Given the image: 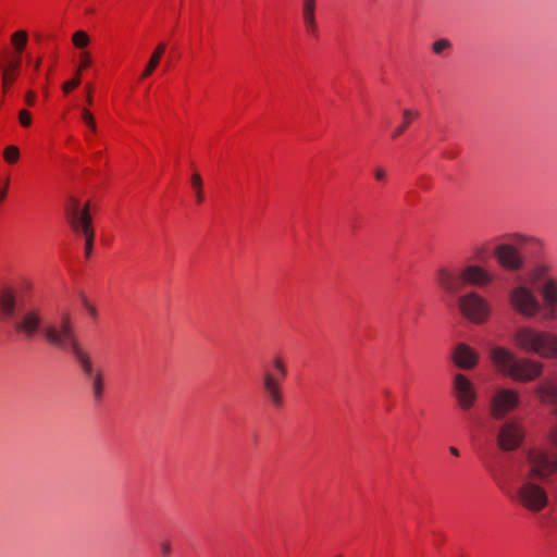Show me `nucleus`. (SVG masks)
Returning a JSON list of instances; mask_svg holds the SVG:
<instances>
[{
    "mask_svg": "<svg viewBox=\"0 0 557 557\" xmlns=\"http://www.w3.org/2000/svg\"><path fill=\"white\" fill-rule=\"evenodd\" d=\"M14 330L28 339H33L40 334L50 346L72 352L85 374H92L90 357L79 344L72 314L69 310L60 311L54 321L44 324V317L39 309H27L16 318Z\"/></svg>",
    "mask_w": 557,
    "mask_h": 557,
    "instance_id": "f257e3e1",
    "label": "nucleus"
},
{
    "mask_svg": "<svg viewBox=\"0 0 557 557\" xmlns=\"http://www.w3.org/2000/svg\"><path fill=\"white\" fill-rule=\"evenodd\" d=\"M490 357L496 369L518 382H531L540 377L544 363L532 358H518L504 347L491 349Z\"/></svg>",
    "mask_w": 557,
    "mask_h": 557,
    "instance_id": "f03ea898",
    "label": "nucleus"
},
{
    "mask_svg": "<svg viewBox=\"0 0 557 557\" xmlns=\"http://www.w3.org/2000/svg\"><path fill=\"white\" fill-rule=\"evenodd\" d=\"M513 343L525 352L537 355L543 359H557V334L553 332L522 326L515 332Z\"/></svg>",
    "mask_w": 557,
    "mask_h": 557,
    "instance_id": "7ed1b4c3",
    "label": "nucleus"
},
{
    "mask_svg": "<svg viewBox=\"0 0 557 557\" xmlns=\"http://www.w3.org/2000/svg\"><path fill=\"white\" fill-rule=\"evenodd\" d=\"M528 281L541 297L543 318L557 320V278L545 264H537L528 273Z\"/></svg>",
    "mask_w": 557,
    "mask_h": 557,
    "instance_id": "20e7f679",
    "label": "nucleus"
},
{
    "mask_svg": "<svg viewBox=\"0 0 557 557\" xmlns=\"http://www.w3.org/2000/svg\"><path fill=\"white\" fill-rule=\"evenodd\" d=\"M65 214L72 231L77 235L84 236L85 256L89 258L92 251L95 239L92 218L89 213V202H87L82 208L79 201L72 197L69 199L65 206Z\"/></svg>",
    "mask_w": 557,
    "mask_h": 557,
    "instance_id": "39448f33",
    "label": "nucleus"
},
{
    "mask_svg": "<svg viewBox=\"0 0 557 557\" xmlns=\"http://www.w3.org/2000/svg\"><path fill=\"white\" fill-rule=\"evenodd\" d=\"M531 283L528 285L521 280L508 289L507 300L509 307L523 318H535L542 311L541 298L539 299Z\"/></svg>",
    "mask_w": 557,
    "mask_h": 557,
    "instance_id": "423d86ee",
    "label": "nucleus"
},
{
    "mask_svg": "<svg viewBox=\"0 0 557 557\" xmlns=\"http://www.w3.org/2000/svg\"><path fill=\"white\" fill-rule=\"evenodd\" d=\"M542 483L531 480V478L521 476L513 498L532 513L542 511L549 504L548 492Z\"/></svg>",
    "mask_w": 557,
    "mask_h": 557,
    "instance_id": "0eeeda50",
    "label": "nucleus"
},
{
    "mask_svg": "<svg viewBox=\"0 0 557 557\" xmlns=\"http://www.w3.org/2000/svg\"><path fill=\"white\" fill-rule=\"evenodd\" d=\"M525 466L521 476L545 483L557 472V456L541 448H531L525 453Z\"/></svg>",
    "mask_w": 557,
    "mask_h": 557,
    "instance_id": "6e6552de",
    "label": "nucleus"
},
{
    "mask_svg": "<svg viewBox=\"0 0 557 557\" xmlns=\"http://www.w3.org/2000/svg\"><path fill=\"white\" fill-rule=\"evenodd\" d=\"M529 238L522 235L511 237V243H503L495 247V258L500 267L508 271H520L523 269L525 258L520 248H522Z\"/></svg>",
    "mask_w": 557,
    "mask_h": 557,
    "instance_id": "1a4fd4ad",
    "label": "nucleus"
},
{
    "mask_svg": "<svg viewBox=\"0 0 557 557\" xmlns=\"http://www.w3.org/2000/svg\"><path fill=\"white\" fill-rule=\"evenodd\" d=\"M273 367L277 371V375L265 371L262 375V388L265 398L274 408L278 409L284 406L282 382L287 375V367L281 357L273 359Z\"/></svg>",
    "mask_w": 557,
    "mask_h": 557,
    "instance_id": "9d476101",
    "label": "nucleus"
},
{
    "mask_svg": "<svg viewBox=\"0 0 557 557\" xmlns=\"http://www.w3.org/2000/svg\"><path fill=\"white\" fill-rule=\"evenodd\" d=\"M460 312L473 323L485 322L491 313L487 300L475 292H470L458 299Z\"/></svg>",
    "mask_w": 557,
    "mask_h": 557,
    "instance_id": "9b49d317",
    "label": "nucleus"
},
{
    "mask_svg": "<svg viewBox=\"0 0 557 557\" xmlns=\"http://www.w3.org/2000/svg\"><path fill=\"white\" fill-rule=\"evenodd\" d=\"M520 404V395L512 388H497L490 400V414L495 420H503Z\"/></svg>",
    "mask_w": 557,
    "mask_h": 557,
    "instance_id": "f8f14e48",
    "label": "nucleus"
},
{
    "mask_svg": "<svg viewBox=\"0 0 557 557\" xmlns=\"http://www.w3.org/2000/svg\"><path fill=\"white\" fill-rule=\"evenodd\" d=\"M524 438L522 425L517 420H507L496 430V443L504 451L516 450Z\"/></svg>",
    "mask_w": 557,
    "mask_h": 557,
    "instance_id": "ddd939ff",
    "label": "nucleus"
},
{
    "mask_svg": "<svg viewBox=\"0 0 557 557\" xmlns=\"http://www.w3.org/2000/svg\"><path fill=\"white\" fill-rule=\"evenodd\" d=\"M453 395L463 411L471 409L478 398L473 383L461 373L454 375Z\"/></svg>",
    "mask_w": 557,
    "mask_h": 557,
    "instance_id": "4468645a",
    "label": "nucleus"
},
{
    "mask_svg": "<svg viewBox=\"0 0 557 557\" xmlns=\"http://www.w3.org/2000/svg\"><path fill=\"white\" fill-rule=\"evenodd\" d=\"M436 282L441 288L453 295L459 293L465 286L462 271L458 273L440 269L436 273Z\"/></svg>",
    "mask_w": 557,
    "mask_h": 557,
    "instance_id": "2eb2a0df",
    "label": "nucleus"
},
{
    "mask_svg": "<svg viewBox=\"0 0 557 557\" xmlns=\"http://www.w3.org/2000/svg\"><path fill=\"white\" fill-rule=\"evenodd\" d=\"M453 360L459 368L472 369L476 366L479 356L471 347L460 343L455 347Z\"/></svg>",
    "mask_w": 557,
    "mask_h": 557,
    "instance_id": "dca6fc26",
    "label": "nucleus"
},
{
    "mask_svg": "<svg viewBox=\"0 0 557 557\" xmlns=\"http://www.w3.org/2000/svg\"><path fill=\"white\" fill-rule=\"evenodd\" d=\"M465 285L484 286L493 281V276L483 268L469 265L462 270Z\"/></svg>",
    "mask_w": 557,
    "mask_h": 557,
    "instance_id": "f3484780",
    "label": "nucleus"
},
{
    "mask_svg": "<svg viewBox=\"0 0 557 557\" xmlns=\"http://www.w3.org/2000/svg\"><path fill=\"white\" fill-rule=\"evenodd\" d=\"M542 403L557 406V377L543 380L535 388Z\"/></svg>",
    "mask_w": 557,
    "mask_h": 557,
    "instance_id": "a211bd4d",
    "label": "nucleus"
},
{
    "mask_svg": "<svg viewBox=\"0 0 557 557\" xmlns=\"http://www.w3.org/2000/svg\"><path fill=\"white\" fill-rule=\"evenodd\" d=\"M302 20L306 30L315 36L318 33V25L315 21V0L302 1Z\"/></svg>",
    "mask_w": 557,
    "mask_h": 557,
    "instance_id": "6ab92c4d",
    "label": "nucleus"
},
{
    "mask_svg": "<svg viewBox=\"0 0 557 557\" xmlns=\"http://www.w3.org/2000/svg\"><path fill=\"white\" fill-rule=\"evenodd\" d=\"M165 51V44L160 42L154 49L152 55L150 57L145 70L141 73V78L149 77L154 70L158 67L160 60Z\"/></svg>",
    "mask_w": 557,
    "mask_h": 557,
    "instance_id": "aec40b11",
    "label": "nucleus"
},
{
    "mask_svg": "<svg viewBox=\"0 0 557 557\" xmlns=\"http://www.w3.org/2000/svg\"><path fill=\"white\" fill-rule=\"evenodd\" d=\"M418 116H419L418 111H414L411 109H405L403 111V122L398 127H396L393 131L392 137L393 138L399 137L407 129V127L411 124V122Z\"/></svg>",
    "mask_w": 557,
    "mask_h": 557,
    "instance_id": "412c9836",
    "label": "nucleus"
},
{
    "mask_svg": "<svg viewBox=\"0 0 557 557\" xmlns=\"http://www.w3.org/2000/svg\"><path fill=\"white\" fill-rule=\"evenodd\" d=\"M0 307L8 318L13 317L15 311V298L11 292H3L0 297Z\"/></svg>",
    "mask_w": 557,
    "mask_h": 557,
    "instance_id": "4be33fe9",
    "label": "nucleus"
},
{
    "mask_svg": "<svg viewBox=\"0 0 557 557\" xmlns=\"http://www.w3.org/2000/svg\"><path fill=\"white\" fill-rule=\"evenodd\" d=\"M27 39L28 35L25 30H17L12 35V44L18 53L25 48Z\"/></svg>",
    "mask_w": 557,
    "mask_h": 557,
    "instance_id": "5701e85b",
    "label": "nucleus"
},
{
    "mask_svg": "<svg viewBox=\"0 0 557 557\" xmlns=\"http://www.w3.org/2000/svg\"><path fill=\"white\" fill-rule=\"evenodd\" d=\"M191 186L195 190L196 200L198 203L203 201V191H202V178L200 174L194 173L191 176Z\"/></svg>",
    "mask_w": 557,
    "mask_h": 557,
    "instance_id": "b1692460",
    "label": "nucleus"
},
{
    "mask_svg": "<svg viewBox=\"0 0 557 557\" xmlns=\"http://www.w3.org/2000/svg\"><path fill=\"white\" fill-rule=\"evenodd\" d=\"M72 41L76 48L83 49L89 45L90 40L86 32L77 30L73 34Z\"/></svg>",
    "mask_w": 557,
    "mask_h": 557,
    "instance_id": "393cba45",
    "label": "nucleus"
},
{
    "mask_svg": "<svg viewBox=\"0 0 557 557\" xmlns=\"http://www.w3.org/2000/svg\"><path fill=\"white\" fill-rule=\"evenodd\" d=\"M21 59L16 57L8 66L2 69V79H3V89L5 90V86L9 83L10 71H16L20 67Z\"/></svg>",
    "mask_w": 557,
    "mask_h": 557,
    "instance_id": "a878e982",
    "label": "nucleus"
},
{
    "mask_svg": "<svg viewBox=\"0 0 557 557\" xmlns=\"http://www.w3.org/2000/svg\"><path fill=\"white\" fill-rule=\"evenodd\" d=\"M451 48V41L447 38H441L433 42L432 50L435 54H442L445 50Z\"/></svg>",
    "mask_w": 557,
    "mask_h": 557,
    "instance_id": "bb28decb",
    "label": "nucleus"
},
{
    "mask_svg": "<svg viewBox=\"0 0 557 557\" xmlns=\"http://www.w3.org/2000/svg\"><path fill=\"white\" fill-rule=\"evenodd\" d=\"M103 391V380L100 373L92 375V392L96 398H100L102 396Z\"/></svg>",
    "mask_w": 557,
    "mask_h": 557,
    "instance_id": "cd10ccee",
    "label": "nucleus"
},
{
    "mask_svg": "<svg viewBox=\"0 0 557 557\" xmlns=\"http://www.w3.org/2000/svg\"><path fill=\"white\" fill-rule=\"evenodd\" d=\"M20 157V151L16 146H9L4 150V159L9 163H14Z\"/></svg>",
    "mask_w": 557,
    "mask_h": 557,
    "instance_id": "c85d7f7f",
    "label": "nucleus"
},
{
    "mask_svg": "<svg viewBox=\"0 0 557 557\" xmlns=\"http://www.w3.org/2000/svg\"><path fill=\"white\" fill-rule=\"evenodd\" d=\"M81 84V70H77L75 73V77L69 82H65L62 86V89L65 94L70 92L74 88H76Z\"/></svg>",
    "mask_w": 557,
    "mask_h": 557,
    "instance_id": "c756f323",
    "label": "nucleus"
},
{
    "mask_svg": "<svg viewBox=\"0 0 557 557\" xmlns=\"http://www.w3.org/2000/svg\"><path fill=\"white\" fill-rule=\"evenodd\" d=\"M81 117L84 121V123L92 131L96 132V122L94 119V115L90 113L87 109H82Z\"/></svg>",
    "mask_w": 557,
    "mask_h": 557,
    "instance_id": "7c9ffc66",
    "label": "nucleus"
},
{
    "mask_svg": "<svg viewBox=\"0 0 557 557\" xmlns=\"http://www.w3.org/2000/svg\"><path fill=\"white\" fill-rule=\"evenodd\" d=\"M79 67L77 70L82 71L84 69H87L91 63L90 53L88 51H82L79 54Z\"/></svg>",
    "mask_w": 557,
    "mask_h": 557,
    "instance_id": "2f4dec72",
    "label": "nucleus"
},
{
    "mask_svg": "<svg viewBox=\"0 0 557 557\" xmlns=\"http://www.w3.org/2000/svg\"><path fill=\"white\" fill-rule=\"evenodd\" d=\"M18 120L22 126L27 127L32 123L30 113L27 110H21L18 113Z\"/></svg>",
    "mask_w": 557,
    "mask_h": 557,
    "instance_id": "473e14b6",
    "label": "nucleus"
},
{
    "mask_svg": "<svg viewBox=\"0 0 557 557\" xmlns=\"http://www.w3.org/2000/svg\"><path fill=\"white\" fill-rule=\"evenodd\" d=\"M159 546H160V550H161L162 556L163 557H170V555L172 553L171 542L168 541V540H163V541L160 542Z\"/></svg>",
    "mask_w": 557,
    "mask_h": 557,
    "instance_id": "72a5a7b5",
    "label": "nucleus"
},
{
    "mask_svg": "<svg viewBox=\"0 0 557 557\" xmlns=\"http://www.w3.org/2000/svg\"><path fill=\"white\" fill-rule=\"evenodd\" d=\"M374 176L376 181H384L386 178V171L383 168H376L374 170Z\"/></svg>",
    "mask_w": 557,
    "mask_h": 557,
    "instance_id": "f704fd0d",
    "label": "nucleus"
},
{
    "mask_svg": "<svg viewBox=\"0 0 557 557\" xmlns=\"http://www.w3.org/2000/svg\"><path fill=\"white\" fill-rule=\"evenodd\" d=\"M85 308L87 312L90 314L91 318L96 319L98 315L97 309L90 305L89 302L85 301Z\"/></svg>",
    "mask_w": 557,
    "mask_h": 557,
    "instance_id": "c9c22d12",
    "label": "nucleus"
},
{
    "mask_svg": "<svg viewBox=\"0 0 557 557\" xmlns=\"http://www.w3.org/2000/svg\"><path fill=\"white\" fill-rule=\"evenodd\" d=\"M25 100L27 104L33 106L35 101V92L32 90L27 91L25 95Z\"/></svg>",
    "mask_w": 557,
    "mask_h": 557,
    "instance_id": "e433bc0d",
    "label": "nucleus"
},
{
    "mask_svg": "<svg viewBox=\"0 0 557 557\" xmlns=\"http://www.w3.org/2000/svg\"><path fill=\"white\" fill-rule=\"evenodd\" d=\"M550 441L557 447V428L552 429Z\"/></svg>",
    "mask_w": 557,
    "mask_h": 557,
    "instance_id": "4c0bfd02",
    "label": "nucleus"
},
{
    "mask_svg": "<svg viewBox=\"0 0 557 557\" xmlns=\"http://www.w3.org/2000/svg\"><path fill=\"white\" fill-rule=\"evenodd\" d=\"M86 89H87V97H86V101L88 104H91L92 103V98H91V86L90 85H87L86 86Z\"/></svg>",
    "mask_w": 557,
    "mask_h": 557,
    "instance_id": "58836bf2",
    "label": "nucleus"
},
{
    "mask_svg": "<svg viewBox=\"0 0 557 557\" xmlns=\"http://www.w3.org/2000/svg\"><path fill=\"white\" fill-rule=\"evenodd\" d=\"M449 451H450L451 455H454L456 457L459 456V450L456 447H454V446L449 447Z\"/></svg>",
    "mask_w": 557,
    "mask_h": 557,
    "instance_id": "ea45409f",
    "label": "nucleus"
},
{
    "mask_svg": "<svg viewBox=\"0 0 557 557\" xmlns=\"http://www.w3.org/2000/svg\"><path fill=\"white\" fill-rule=\"evenodd\" d=\"M39 66H40V59H38V60L35 62V64H34V69H35V71H37V70L39 69Z\"/></svg>",
    "mask_w": 557,
    "mask_h": 557,
    "instance_id": "a19ab883",
    "label": "nucleus"
},
{
    "mask_svg": "<svg viewBox=\"0 0 557 557\" xmlns=\"http://www.w3.org/2000/svg\"><path fill=\"white\" fill-rule=\"evenodd\" d=\"M5 193H7L5 189L0 191V201H2L4 199Z\"/></svg>",
    "mask_w": 557,
    "mask_h": 557,
    "instance_id": "79ce46f5",
    "label": "nucleus"
},
{
    "mask_svg": "<svg viewBox=\"0 0 557 557\" xmlns=\"http://www.w3.org/2000/svg\"><path fill=\"white\" fill-rule=\"evenodd\" d=\"M14 71H10V74H13ZM13 79V76L10 75L9 82Z\"/></svg>",
    "mask_w": 557,
    "mask_h": 557,
    "instance_id": "37998d69",
    "label": "nucleus"
}]
</instances>
